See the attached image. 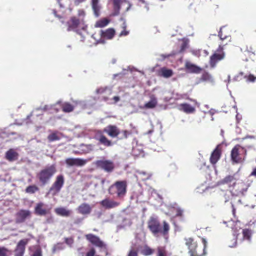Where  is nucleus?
Wrapping results in <instances>:
<instances>
[{
    "mask_svg": "<svg viewBox=\"0 0 256 256\" xmlns=\"http://www.w3.org/2000/svg\"><path fill=\"white\" fill-rule=\"evenodd\" d=\"M218 36L220 38V39L222 40V41H224V40H226L228 38H229V36H227L226 34H223V32H222V28H220V30L219 32V34H218Z\"/></svg>",
    "mask_w": 256,
    "mask_h": 256,
    "instance_id": "nucleus-44",
    "label": "nucleus"
},
{
    "mask_svg": "<svg viewBox=\"0 0 256 256\" xmlns=\"http://www.w3.org/2000/svg\"><path fill=\"white\" fill-rule=\"evenodd\" d=\"M81 148L82 154H86L90 153L94 150V146L92 144L87 145L82 144L81 146Z\"/></svg>",
    "mask_w": 256,
    "mask_h": 256,
    "instance_id": "nucleus-35",
    "label": "nucleus"
},
{
    "mask_svg": "<svg viewBox=\"0 0 256 256\" xmlns=\"http://www.w3.org/2000/svg\"><path fill=\"white\" fill-rule=\"evenodd\" d=\"M18 154L14 150L10 149L6 153V158L10 162H14L18 159Z\"/></svg>",
    "mask_w": 256,
    "mask_h": 256,
    "instance_id": "nucleus-25",
    "label": "nucleus"
},
{
    "mask_svg": "<svg viewBox=\"0 0 256 256\" xmlns=\"http://www.w3.org/2000/svg\"><path fill=\"white\" fill-rule=\"evenodd\" d=\"M114 100V104H116L120 100V98L119 96H114L113 98Z\"/></svg>",
    "mask_w": 256,
    "mask_h": 256,
    "instance_id": "nucleus-51",
    "label": "nucleus"
},
{
    "mask_svg": "<svg viewBox=\"0 0 256 256\" xmlns=\"http://www.w3.org/2000/svg\"><path fill=\"white\" fill-rule=\"evenodd\" d=\"M78 210L80 214L82 215H88L91 213L92 208L88 204L84 203L79 206Z\"/></svg>",
    "mask_w": 256,
    "mask_h": 256,
    "instance_id": "nucleus-23",
    "label": "nucleus"
},
{
    "mask_svg": "<svg viewBox=\"0 0 256 256\" xmlns=\"http://www.w3.org/2000/svg\"><path fill=\"white\" fill-rule=\"evenodd\" d=\"M100 205L106 209H112L118 207L120 203L117 202L106 198L100 202Z\"/></svg>",
    "mask_w": 256,
    "mask_h": 256,
    "instance_id": "nucleus-18",
    "label": "nucleus"
},
{
    "mask_svg": "<svg viewBox=\"0 0 256 256\" xmlns=\"http://www.w3.org/2000/svg\"><path fill=\"white\" fill-rule=\"evenodd\" d=\"M64 184V177L60 174L56 176L54 183L50 189L48 194L52 196L58 195L61 191Z\"/></svg>",
    "mask_w": 256,
    "mask_h": 256,
    "instance_id": "nucleus-8",
    "label": "nucleus"
},
{
    "mask_svg": "<svg viewBox=\"0 0 256 256\" xmlns=\"http://www.w3.org/2000/svg\"><path fill=\"white\" fill-rule=\"evenodd\" d=\"M146 4V8L148 10H149V7H148V4L146 2V4Z\"/></svg>",
    "mask_w": 256,
    "mask_h": 256,
    "instance_id": "nucleus-55",
    "label": "nucleus"
},
{
    "mask_svg": "<svg viewBox=\"0 0 256 256\" xmlns=\"http://www.w3.org/2000/svg\"><path fill=\"white\" fill-rule=\"evenodd\" d=\"M212 78L211 76L208 73L204 74L202 76V80H210Z\"/></svg>",
    "mask_w": 256,
    "mask_h": 256,
    "instance_id": "nucleus-47",
    "label": "nucleus"
},
{
    "mask_svg": "<svg viewBox=\"0 0 256 256\" xmlns=\"http://www.w3.org/2000/svg\"><path fill=\"white\" fill-rule=\"evenodd\" d=\"M31 217V212L28 210H22L16 214V222L22 224L28 218Z\"/></svg>",
    "mask_w": 256,
    "mask_h": 256,
    "instance_id": "nucleus-15",
    "label": "nucleus"
},
{
    "mask_svg": "<svg viewBox=\"0 0 256 256\" xmlns=\"http://www.w3.org/2000/svg\"><path fill=\"white\" fill-rule=\"evenodd\" d=\"M202 246H198L194 239L190 238L186 240V245L188 246L189 254L190 256H204L206 254V249L207 247V242L204 238L202 239Z\"/></svg>",
    "mask_w": 256,
    "mask_h": 256,
    "instance_id": "nucleus-4",
    "label": "nucleus"
},
{
    "mask_svg": "<svg viewBox=\"0 0 256 256\" xmlns=\"http://www.w3.org/2000/svg\"><path fill=\"white\" fill-rule=\"evenodd\" d=\"M246 50L248 52L252 54H255L256 52V50L251 46H250V48L247 47Z\"/></svg>",
    "mask_w": 256,
    "mask_h": 256,
    "instance_id": "nucleus-46",
    "label": "nucleus"
},
{
    "mask_svg": "<svg viewBox=\"0 0 256 256\" xmlns=\"http://www.w3.org/2000/svg\"><path fill=\"white\" fill-rule=\"evenodd\" d=\"M148 227L152 233L155 236L160 234L164 236H168L170 230V226L166 221L162 222V228L160 222L158 218L154 217L150 218L148 222Z\"/></svg>",
    "mask_w": 256,
    "mask_h": 256,
    "instance_id": "nucleus-2",
    "label": "nucleus"
},
{
    "mask_svg": "<svg viewBox=\"0 0 256 256\" xmlns=\"http://www.w3.org/2000/svg\"><path fill=\"white\" fill-rule=\"evenodd\" d=\"M185 68L186 71L190 73L198 74L200 73L202 71L200 68L188 62L186 63Z\"/></svg>",
    "mask_w": 256,
    "mask_h": 256,
    "instance_id": "nucleus-19",
    "label": "nucleus"
},
{
    "mask_svg": "<svg viewBox=\"0 0 256 256\" xmlns=\"http://www.w3.org/2000/svg\"><path fill=\"white\" fill-rule=\"evenodd\" d=\"M38 190L39 188L36 185L28 186L26 189V192L30 194H34Z\"/></svg>",
    "mask_w": 256,
    "mask_h": 256,
    "instance_id": "nucleus-39",
    "label": "nucleus"
},
{
    "mask_svg": "<svg viewBox=\"0 0 256 256\" xmlns=\"http://www.w3.org/2000/svg\"><path fill=\"white\" fill-rule=\"evenodd\" d=\"M140 245L137 244H133L130 247L128 256H138Z\"/></svg>",
    "mask_w": 256,
    "mask_h": 256,
    "instance_id": "nucleus-29",
    "label": "nucleus"
},
{
    "mask_svg": "<svg viewBox=\"0 0 256 256\" xmlns=\"http://www.w3.org/2000/svg\"><path fill=\"white\" fill-rule=\"evenodd\" d=\"M182 44L180 46V50L179 52L180 53L184 52L188 48L189 42L188 40L183 39L182 40Z\"/></svg>",
    "mask_w": 256,
    "mask_h": 256,
    "instance_id": "nucleus-40",
    "label": "nucleus"
},
{
    "mask_svg": "<svg viewBox=\"0 0 256 256\" xmlns=\"http://www.w3.org/2000/svg\"><path fill=\"white\" fill-rule=\"evenodd\" d=\"M222 146L218 145L212 152L210 158V162L212 165H215L220 159L222 154Z\"/></svg>",
    "mask_w": 256,
    "mask_h": 256,
    "instance_id": "nucleus-16",
    "label": "nucleus"
},
{
    "mask_svg": "<svg viewBox=\"0 0 256 256\" xmlns=\"http://www.w3.org/2000/svg\"><path fill=\"white\" fill-rule=\"evenodd\" d=\"M106 134L112 138H116L122 133V136L120 140L127 139L132 134V132L127 130H122V132L118 127L114 125H109L102 130H98L95 132L94 138L98 142L99 144L106 148L112 146L114 142L104 135Z\"/></svg>",
    "mask_w": 256,
    "mask_h": 256,
    "instance_id": "nucleus-1",
    "label": "nucleus"
},
{
    "mask_svg": "<svg viewBox=\"0 0 256 256\" xmlns=\"http://www.w3.org/2000/svg\"><path fill=\"white\" fill-rule=\"evenodd\" d=\"M92 6L95 16L98 18L100 16L102 10L99 0H92Z\"/></svg>",
    "mask_w": 256,
    "mask_h": 256,
    "instance_id": "nucleus-21",
    "label": "nucleus"
},
{
    "mask_svg": "<svg viewBox=\"0 0 256 256\" xmlns=\"http://www.w3.org/2000/svg\"><path fill=\"white\" fill-rule=\"evenodd\" d=\"M180 106V110L186 114H192L196 111L195 108L190 104H181Z\"/></svg>",
    "mask_w": 256,
    "mask_h": 256,
    "instance_id": "nucleus-27",
    "label": "nucleus"
},
{
    "mask_svg": "<svg viewBox=\"0 0 256 256\" xmlns=\"http://www.w3.org/2000/svg\"><path fill=\"white\" fill-rule=\"evenodd\" d=\"M62 138V134L58 131H55L48 136V140L49 142H52L55 141L60 140Z\"/></svg>",
    "mask_w": 256,
    "mask_h": 256,
    "instance_id": "nucleus-28",
    "label": "nucleus"
},
{
    "mask_svg": "<svg viewBox=\"0 0 256 256\" xmlns=\"http://www.w3.org/2000/svg\"><path fill=\"white\" fill-rule=\"evenodd\" d=\"M142 4H146V1L145 0H138Z\"/></svg>",
    "mask_w": 256,
    "mask_h": 256,
    "instance_id": "nucleus-56",
    "label": "nucleus"
},
{
    "mask_svg": "<svg viewBox=\"0 0 256 256\" xmlns=\"http://www.w3.org/2000/svg\"><path fill=\"white\" fill-rule=\"evenodd\" d=\"M55 212L58 216L68 217L70 216L72 212L64 208H58L55 209Z\"/></svg>",
    "mask_w": 256,
    "mask_h": 256,
    "instance_id": "nucleus-26",
    "label": "nucleus"
},
{
    "mask_svg": "<svg viewBox=\"0 0 256 256\" xmlns=\"http://www.w3.org/2000/svg\"><path fill=\"white\" fill-rule=\"evenodd\" d=\"M11 251L5 247H0V256H10Z\"/></svg>",
    "mask_w": 256,
    "mask_h": 256,
    "instance_id": "nucleus-41",
    "label": "nucleus"
},
{
    "mask_svg": "<svg viewBox=\"0 0 256 256\" xmlns=\"http://www.w3.org/2000/svg\"><path fill=\"white\" fill-rule=\"evenodd\" d=\"M128 182L126 180L118 181L109 188V194L112 196L116 195L120 199H122L127 192Z\"/></svg>",
    "mask_w": 256,
    "mask_h": 256,
    "instance_id": "nucleus-5",
    "label": "nucleus"
},
{
    "mask_svg": "<svg viewBox=\"0 0 256 256\" xmlns=\"http://www.w3.org/2000/svg\"><path fill=\"white\" fill-rule=\"evenodd\" d=\"M44 204L42 202L38 203L34 209V212L38 216H44L48 214V210L44 208Z\"/></svg>",
    "mask_w": 256,
    "mask_h": 256,
    "instance_id": "nucleus-22",
    "label": "nucleus"
},
{
    "mask_svg": "<svg viewBox=\"0 0 256 256\" xmlns=\"http://www.w3.org/2000/svg\"><path fill=\"white\" fill-rule=\"evenodd\" d=\"M183 210L180 208H178L176 210V216L177 217H182L183 216Z\"/></svg>",
    "mask_w": 256,
    "mask_h": 256,
    "instance_id": "nucleus-48",
    "label": "nucleus"
},
{
    "mask_svg": "<svg viewBox=\"0 0 256 256\" xmlns=\"http://www.w3.org/2000/svg\"><path fill=\"white\" fill-rule=\"evenodd\" d=\"M62 111L66 113H70L74 110V107L68 102H65L62 105Z\"/></svg>",
    "mask_w": 256,
    "mask_h": 256,
    "instance_id": "nucleus-31",
    "label": "nucleus"
},
{
    "mask_svg": "<svg viewBox=\"0 0 256 256\" xmlns=\"http://www.w3.org/2000/svg\"><path fill=\"white\" fill-rule=\"evenodd\" d=\"M32 256H42V252L40 250H36Z\"/></svg>",
    "mask_w": 256,
    "mask_h": 256,
    "instance_id": "nucleus-49",
    "label": "nucleus"
},
{
    "mask_svg": "<svg viewBox=\"0 0 256 256\" xmlns=\"http://www.w3.org/2000/svg\"><path fill=\"white\" fill-rule=\"evenodd\" d=\"M162 76L166 78H169L172 76L174 72L172 70L163 68L161 70Z\"/></svg>",
    "mask_w": 256,
    "mask_h": 256,
    "instance_id": "nucleus-37",
    "label": "nucleus"
},
{
    "mask_svg": "<svg viewBox=\"0 0 256 256\" xmlns=\"http://www.w3.org/2000/svg\"><path fill=\"white\" fill-rule=\"evenodd\" d=\"M104 100L105 101H107V100H108V98H106V97H104Z\"/></svg>",
    "mask_w": 256,
    "mask_h": 256,
    "instance_id": "nucleus-58",
    "label": "nucleus"
},
{
    "mask_svg": "<svg viewBox=\"0 0 256 256\" xmlns=\"http://www.w3.org/2000/svg\"><path fill=\"white\" fill-rule=\"evenodd\" d=\"M224 46L220 45L214 54L210 56V64L211 68H214L218 63L224 58L226 54L224 51Z\"/></svg>",
    "mask_w": 256,
    "mask_h": 256,
    "instance_id": "nucleus-9",
    "label": "nucleus"
},
{
    "mask_svg": "<svg viewBox=\"0 0 256 256\" xmlns=\"http://www.w3.org/2000/svg\"><path fill=\"white\" fill-rule=\"evenodd\" d=\"M250 176H254L256 177V168L254 169L252 172Z\"/></svg>",
    "mask_w": 256,
    "mask_h": 256,
    "instance_id": "nucleus-53",
    "label": "nucleus"
},
{
    "mask_svg": "<svg viewBox=\"0 0 256 256\" xmlns=\"http://www.w3.org/2000/svg\"><path fill=\"white\" fill-rule=\"evenodd\" d=\"M85 238L93 246L104 252L106 256L108 255V246L98 236L93 234H88L85 236Z\"/></svg>",
    "mask_w": 256,
    "mask_h": 256,
    "instance_id": "nucleus-7",
    "label": "nucleus"
},
{
    "mask_svg": "<svg viewBox=\"0 0 256 256\" xmlns=\"http://www.w3.org/2000/svg\"><path fill=\"white\" fill-rule=\"evenodd\" d=\"M78 15L80 17L84 18L86 16V12L84 10H78Z\"/></svg>",
    "mask_w": 256,
    "mask_h": 256,
    "instance_id": "nucleus-50",
    "label": "nucleus"
},
{
    "mask_svg": "<svg viewBox=\"0 0 256 256\" xmlns=\"http://www.w3.org/2000/svg\"><path fill=\"white\" fill-rule=\"evenodd\" d=\"M55 164L48 166L40 170L36 174V178L40 184L43 186L48 184L56 173Z\"/></svg>",
    "mask_w": 256,
    "mask_h": 256,
    "instance_id": "nucleus-3",
    "label": "nucleus"
},
{
    "mask_svg": "<svg viewBox=\"0 0 256 256\" xmlns=\"http://www.w3.org/2000/svg\"><path fill=\"white\" fill-rule=\"evenodd\" d=\"M105 182H106V180L104 179H102V184L104 185V184Z\"/></svg>",
    "mask_w": 256,
    "mask_h": 256,
    "instance_id": "nucleus-57",
    "label": "nucleus"
},
{
    "mask_svg": "<svg viewBox=\"0 0 256 256\" xmlns=\"http://www.w3.org/2000/svg\"><path fill=\"white\" fill-rule=\"evenodd\" d=\"M250 186L248 182L243 180L234 182L232 193L236 196H244L248 191Z\"/></svg>",
    "mask_w": 256,
    "mask_h": 256,
    "instance_id": "nucleus-10",
    "label": "nucleus"
},
{
    "mask_svg": "<svg viewBox=\"0 0 256 256\" xmlns=\"http://www.w3.org/2000/svg\"><path fill=\"white\" fill-rule=\"evenodd\" d=\"M110 22V21L106 18H102L96 23L95 27L98 28H104L107 26Z\"/></svg>",
    "mask_w": 256,
    "mask_h": 256,
    "instance_id": "nucleus-33",
    "label": "nucleus"
},
{
    "mask_svg": "<svg viewBox=\"0 0 256 256\" xmlns=\"http://www.w3.org/2000/svg\"><path fill=\"white\" fill-rule=\"evenodd\" d=\"M232 214H233V215H234V217H236V210L234 208V206L233 204L232 205Z\"/></svg>",
    "mask_w": 256,
    "mask_h": 256,
    "instance_id": "nucleus-52",
    "label": "nucleus"
},
{
    "mask_svg": "<svg viewBox=\"0 0 256 256\" xmlns=\"http://www.w3.org/2000/svg\"><path fill=\"white\" fill-rule=\"evenodd\" d=\"M244 78L247 82H254L256 80V75L250 74L248 76H244Z\"/></svg>",
    "mask_w": 256,
    "mask_h": 256,
    "instance_id": "nucleus-43",
    "label": "nucleus"
},
{
    "mask_svg": "<svg viewBox=\"0 0 256 256\" xmlns=\"http://www.w3.org/2000/svg\"><path fill=\"white\" fill-rule=\"evenodd\" d=\"M97 168H100L107 172L110 173L114 171L115 165L113 162L110 160H100L96 162Z\"/></svg>",
    "mask_w": 256,
    "mask_h": 256,
    "instance_id": "nucleus-13",
    "label": "nucleus"
},
{
    "mask_svg": "<svg viewBox=\"0 0 256 256\" xmlns=\"http://www.w3.org/2000/svg\"><path fill=\"white\" fill-rule=\"evenodd\" d=\"M122 30L120 34V37L126 36L130 34V31L127 30V24L126 22H124L122 25Z\"/></svg>",
    "mask_w": 256,
    "mask_h": 256,
    "instance_id": "nucleus-38",
    "label": "nucleus"
},
{
    "mask_svg": "<svg viewBox=\"0 0 256 256\" xmlns=\"http://www.w3.org/2000/svg\"><path fill=\"white\" fill-rule=\"evenodd\" d=\"M113 4L114 12L112 14V16H118L120 14V6L122 4H126L128 6L126 12H128L131 8L132 5L127 0H111Z\"/></svg>",
    "mask_w": 256,
    "mask_h": 256,
    "instance_id": "nucleus-12",
    "label": "nucleus"
},
{
    "mask_svg": "<svg viewBox=\"0 0 256 256\" xmlns=\"http://www.w3.org/2000/svg\"><path fill=\"white\" fill-rule=\"evenodd\" d=\"M86 0H76V3L78 4L84 2Z\"/></svg>",
    "mask_w": 256,
    "mask_h": 256,
    "instance_id": "nucleus-54",
    "label": "nucleus"
},
{
    "mask_svg": "<svg viewBox=\"0 0 256 256\" xmlns=\"http://www.w3.org/2000/svg\"><path fill=\"white\" fill-rule=\"evenodd\" d=\"M30 239L24 238L20 240L18 244L14 250V256H24L26 246L30 242Z\"/></svg>",
    "mask_w": 256,
    "mask_h": 256,
    "instance_id": "nucleus-14",
    "label": "nucleus"
},
{
    "mask_svg": "<svg viewBox=\"0 0 256 256\" xmlns=\"http://www.w3.org/2000/svg\"><path fill=\"white\" fill-rule=\"evenodd\" d=\"M107 92H108L110 94L112 93V92L107 88H101L96 90V93L98 94H102Z\"/></svg>",
    "mask_w": 256,
    "mask_h": 256,
    "instance_id": "nucleus-42",
    "label": "nucleus"
},
{
    "mask_svg": "<svg viewBox=\"0 0 256 256\" xmlns=\"http://www.w3.org/2000/svg\"><path fill=\"white\" fill-rule=\"evenodd\" d=\"M96 250L94 248H92L86 252V256H96Z\"/></svg>",
    "mask_w": 256,
    "mask_h": 256,
    "instance_id": "nucleus-45",
    "label": "nucleus"
},
{
    "mask_svg": "<svg viewBox=\"0 0 256 256\" xmlns=\"http://www.w3.org/2000/svg\"><path fill=\"white\" fill-rule=\"evenodd\" d=\"M84 20L78 18L74 16L70 18L69 20L66 22L68 26V31L76 32L78 28H81L82 25L84 24Z\"/></svg>",
    "mask_w": 256,
    "mask_h": 256,
    "instance_id": "nucleus-11",
    "label": "nucleus"
},
{
    "mask_svg": "<svg viewBox=\"0 0 256 256\" xmlns=\"http://www.w3.org/2000/svg\"><path fill=\"white\" fill-rule=\"evenodd\" d=\"M156 256H169L166 246H158L156 248Z\"/></svg>",
    "mask_w": 256,
    "mask_h": 256,
    "instance_id": "nucleus-34",
    "label": "nucleus"
},
{
    "mask_svg": "<svg viewBox=\"0 0 256 256\" xmlns=\"http://www.w3.org/2000/svg\"><path fill=\"white\" fill-rule=\"evenodd\" d=\"M157 104V99L152 96L150 97V100L144 104V108L146 109H153L156 106Z\"/></svg>",
    "mask_w": 256,
    "mask_h": 256,
    "instance_id": "nucleus-30",
    "label": "nucleus"
},
{
    "mask_svg": "<svg viewBox=\"0 0 256 256\" xmlns=\"http://www.w3.org/2000/svg\"><path fill=\"white\" fill-rule=\"evenodd\" d=\"M236 178H235V174L234 175H230L225 177L224 179L220 180L218 182L219 185H225V184H233V186H234V182H236Z\"/></svg>",
    "mask_w": 256,
    "mask_h": 256,
    "instance_id": "nucleus-24",
    "label": "nucleus"
},
{
    "mask_svg": "<svg viewBox=\"0 0 256 256\" xmlns=\"http://www.w3.org/2000/svg\"><path fill=\"white\" fill-rule=\"evenodd\" d=\"M247 150L240 146L238 144L232 150L231 159L234 164H241L246 160Z\"/></svg>",
    "mask_w": 256,
    "mask_h": 256,
    "instance_id": "nucleus-6",
    "label": "nucleus"
},
{
    "mask_svg": "<svg viewBox=\"0 0 256 256\" xmlns=\"http://www.w3.org/2000/svg\"><path fill=\"white\" fill-rule=\"evenodd\" d=\"M86 163V160L78 158H68L66 160V164L68 166H83Z\"/></svg>",
    "mask_w": 256,
    "mask_h": 256,
    "instance_id": "nucleus-17",
    "label": "nucleus"
},
{
    "mask_svg": "<svg viewBox=\"0 0 256 256\" xmlns=\"http://www.w3.org/2000/svg\"><path fill=\"white\" fill-rule=\"evenodd\" d=\"M116 34V31L114 28H108L106 30H101L100 36L102 38L110 40Z\"/></svg>",
    "mask_w": 256,
    "mask_h": 256,
    "instance_id": "nucleus-20",
    "label": "nucleus"
},
{
    "mask_svg": "<svg viewBox=\"0 0 256 256\" xmlns=\"http://www.w3.org/2000/svg\"><path fill=\"white\" fill-rule=\"evenodd\" d=\"M154 252V250L147 245L144 246L143 248L141 251L142 254L144 256H150L153 254Z\"/></svg>",
    "mask_w": 256,
    "mask_h": 256,
    "instance_id": "nucleus-32",
    "label": "nucleus"
},
{
    "mask_svg": "<svg viewBox=\"0 0 256 256\" xmlns=\"http://www.w3.org/2000/svg\"><path fill=\"white\" fill-rule=\"evenodd\" d=\"M252 231L249 229H244L242 230L243 238L244 240L250 241L252 236Z\"/></svg>",
    "mask_w": 256,
    "mask_h": 256,
    "instance_id": "nucleus-36",
    "label": "nucleus"
}]
</instances>
